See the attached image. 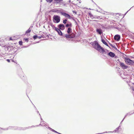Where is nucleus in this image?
Segmentation results:
<instances>
[{"instance_id":"nucleus-1","label":"nucleus","mask_w":134,"mask_h":134,"mask_svg":"<svg viewBox=\"0 0 134 134\" xmlns=\"http://www.w3.org/2000/svg\"><path fill=\"white\" fill-rule=\"evenodd\" d=\"M90 44L95 49L98 51L100 53H106L104 48L100 45L97 41H95L93 42H92L90 43Z\"/></svg>"},{"instance_id":"nucleus-2","label":"nucleus","mask_w":134,"mask_h":134,"mask_svg":"<svg viewBox=\"0 0 134 134\" xmlns=\"http://www.w3.org/2000/svg\"><path fill=\"white\" fill-rule=\"evenodd\" d=\"M67 34L65 35L64 36L68 39V38H73L75 36V34L72 32V30L70 27H68L67 30Z\"/></svg>"},{"instance_id":"nucleus-3","label":"nucleus","mask_w":134,"mask_h":134,"mask_svg":"<svg viewBox=\"0 0 134 134\" xmlns=\"http://www.w3.org/2000/svg\"><path fill=\"white\" fill-rule=\"evenodd\" d=\"M28 127H17L14 126H9L7 128V130L12 129V130H25L27 129H28Z\"/></svg>"},{"instance_id":"nucleus-4","label":"nucleus","mask_w":134,"mask_h":134,"mask_svg":"<svg viewBox=\"0 0 134 134\" xmlns=\"http://www.w3.org/2000/svg\"><path fill=\"white\" fill-rule=\"evenodd\" d=\"M60 17L58 15H55L53 17V21L55 23H59L60 21Z\"/></svg>"},{"instance_id":"nucleus-5","label":"nucleus","mask_w":134,"mask_h":134,"mask_svg":"<svg viewBox=\"0 0 134 134\" xmlns=\"http://www.w3.org/2000/svg\"><path fill=\"white\" fill-rule=\"evenodd\" d=\"M127 64L130 65H134V62L132 60L130 59L129 58L125 57L124 58Z\"/></svg>"},{"instance_id":"nucleus-6","label":"nucleus","mask_w":134,"mask_h":134,"mask_svg":"<svg viewBox=\"0 0 134 134\" xmlns=\"http://www.w3.org/2000/svg\"><path fill=\"white\" fill-rule=\"evenodd\" d=\"M60 13L61 14L64 16L65 17L68 18L69 19H72L74 20V19L73 17H71L68 14L64 12H61Z\"/></svg>"},{"instance_id":"nucleus-7","label":"nucleus","mask_w":134,"mask_h":134,"mask_svg":"<svg viewBox=\"0 0 134 134\" xmlns=\"http://www.w3.org/2000/svg\"><path fill=\"white\" fill-rule=\"evenodd\" d=\"M58 27L59 28V29L61 30H63L65 29V26L63 24H61L58 25Z\"/></svg>"},{"instance_id":"nucleus-8","label":"nucleus","mask_w":134,"mask_h":134,"mask_svg":"<svg viewBox=\"0 0 134 134\" xmlns=\"http://www.w3.org/2000/svg\"><path fill=\"white\" fill-rule=\"evenodd\" d=\"M120 66L123 69H126L128 68V66L125 65L124 63L120 62Z\"/></svg>"},{"instance_id":"nucleus-9","label":"nucleus","mask_w":134,"mask_h":134,"mask_svg":"<svg viewBox=\"0 0 134 134\" xmlns=\"http://www.w3.org/2000/svg\"><path fill=\"white\" fill-rule=\"evenodd\" d=\"M120 66L123 69H126L128 68V66L125 65L124 63L120 62Z\"/></svg>"},{"instance_id":"nucleus-10","label":"nucleus","mask_w":134,"mask_h":134,"mask_svg":"<svg viewBox=\"0 0 134 134\" xmlns=\"http://www.w3.org/2000/svg\"><path fill=\"white\" fill-rule=\"evenodd\" d=\"M111 58L115 57L116 58L117 56H115V54L111 52H110L107 54Z\"/></svg>"},{"instance_id":"nucleus-11","label":"nucleus","mask_w":134,"mask_h":134,"mask_svg":"<svg viewBox=\"0 0 134 134\" xmlns=\"http://www.w3.org/2000/svg\"><path fill=\"white\" fill-rule=\"evenodd\" d=\"M120 35L117 34L114 36V39L115 40L119 41L120 40Z\"/></svg>"},{"instance_id":"nucleus-12","label":"nucleus","mask_w":134,"mask_h":134,"mask_svg":"<svg viewBox=\"0 0 134 134\" xmlns=\"http://www.w3.org/2000/svg\"><path fill=\"white\" fill-rule=\"evenodd\" d=\"M97 32L99 35H101L103 33L102 30L100 29L97 28L96 29Z\"/></svg>"},{"instance_id":"nucleus-13","label":"nucleus","mask_w":134,"mask_h":134,"mask_svg":"<svg viewBox=\"0 0 134 134\" xmlns=\"http://www.w3.org/2000/svg\"><path fill=\"white\" fill-rule=\"evenodd\" d=\"M18 75L22 79H23V77H24V74L23 72L21 70L19 71Z\"/></svg>"},{"instance_id":"nucleus-14","label":"nucleus","mask_w":134,"mask_h":134,"mask_svg":"<svg viewBox=\"0 0 134 134\" xmlns=\"http://www.w3.org/2000/svg\"><path fill=\"white\" fill-rule=\"evenodd\" d=\"M69 23L66 24L65 25V27H72V23L69 22H68Z\"/></svg>"},{"instance_id":"nucleus-15","label":"nucleus","mask_w":134,"mask_h":134,"mask_svg":"<svg viewBox=\"0 0 134 134\" xmlns=\"http://www.w3.org/2000/svg\"><path fill=\"white\" fill-rule=\"evenodd\" d=\"M56 31L57 32L58 34L60 36H62L63 35V34L61 30L59 29L58 28L57 30Z\"/></svg>"},{"instance_id":"nucleus-16","label":"nucleus","mask_w":134,"mask_h":134,"mask_svg":"<svg viewBox=\"0 0 134 134\" xmlns=\"http://www.w3.org/2000/svg\"><path fill=\"white\" fill-rule=\"evenodd\" d=\"M39 125H41L42 126H45V125H47L46 124H45V125H44L43 124H42V122L41 123L38 125H36L35 126H32L30 127H28L29 129V128H30V127H38V126H39Z\"/></svg>"},{"instance_id":"nucleus-17","label":"nucleus","mask_w":134,"mask_h":134,"mask_svg":"<svg viewBox=\"0 0 134 134\" xmlns=\"http://www.w3.org/2000/svg\"><path fill=\"white\" fill-rule=\"evenodd\" d=\"M101 41L105 45H106L107 46H108L109 47V46H108V44L107 43V42L105 41V40L103 38H102L101 39Z\"/></svg>"},{"instance_id":"nucleus-18","label":"nucleus","mask_w":134,"mask_h":134,"mask_svg":"<svg viewBox=\"0 0 134 134\" xmlns=\"http://www.w3.org/2000/svg\"><path fill=\"white\" fill-rule=\"evenodd\" d=\"M32 27H33L32 26H31L30 27V28L28 29V30L26 31L25 33L26 34H27V33H30V32H31V29L32 28Z\"/></svg>"},{"instance_id":"nucleus-19","label":"nucleus","mask_w":134,"mask_h":134,"mask_svg":"<svg viewBox=\"0 0 134 134\" xmlns=\"http://www.w3.org/2000/svg\"><path fill=\"white\" fill-rule=\"evenodd\" d=\"M50 25L52 26V29L53 30H55L56 31L58 29V28H57L56 27H55L54 26V25L52 24H50Z\"/></svg>"},{"instance_id":"nucleus-20","label":"nucleus","mask_w":134,"mask_h":134,"mask_svg":"<svg viewBox=\"0 0 134 134\" xmlns=\"http://www.w3.org/2000/svg\"><path fill=\"white\" fill-rule=\"evenodd\" d=\"M55 2V3L56 4L60 3L61 2L63 1L62 0H54Z\"/></svg>"},{"instance_id":"nucleus-21","label":"nucleus","mask_w":134,"mask_h":134,"mask_svg":"<svg viewBox=\"0 0 134 134\" xmlns=\"http://www.w3.org/2000/svg\"><path fill=\"white\" fill-rule=\"evenodd\" d=\"M33 38L34 40H35L38 38V36L37 35H35L33 36Z\"/></svg>"},{"instance_id":"nucleus-22","label":"nucleus","mask_w":134,"mask_h":134,"mask_svg":"<svg viewBox=\"0 0 134 134\" xmlns=\"http://www.w3.org/2000/svg\"><path fill=\"white\" fill-rule=\"evenodd\" d=\"M67 21V19H66L63 20V23L64 24H66V22Z\"/></svg>"},{"instance_id":"nucleus-23","label":"nucleus","mask_w":134,"mask_h":134,"mask_svg":"<svg viewBox=\"0 0 134 134\" xmlns=\"http://www.w3.org/2000/svg\"><path fill=\"white\" fill-rule=\"evenodd\" d=\"M43 35L42 34V35H41L40 36H38V38L39 39H41L42 38H44V37H43Z\"/></svg>"},{"instance_id":"nucleus-24","label":"nucleus","mask_w":134,"mask_h":134,"mask_svg":"<svg viewBox=\"0 0 134 134\" xmlns=\"http://www.w3.org/2000/svg\"><path fill=\"white\" fill-rule=\"evenodd\" d=\"M88 14L90 18H92L93 17V16L91 12L89 13Z\"/></svg>"},{"instance_id":"nucleus-25","label":"nucleus","mask_w":134,"mask_h":134,"mask_svg":"<svg viewBox=\"0 0 134 134\" xmlns=\"http://www.w3.org/2000/svg\"><path fill=\"white\" fill-rule=\"evenodd\" d=\"M88 14L90 18H92L93 17V16L91 12L89 13Z\"/></svg>"},{"instance_id":"nucleus-26","label":"nucleus","mask_w":134,"mask_h":134,"mask_svg":"<svg viewBox=\"0 0 134 134\" xmlns=\"http://www.w3.org/2000/svg\"><path fill=\"white\" fill-rule=\"evenodd\" d=\"M23 42L22 41H20L19 42V45H22L23 44Z\"/></svg>"},{"instance_id":"nucleus-27","label":"nucleus","mask_w":134,"mask_h":134,"mask_svg":"<svg viewBox=\"0 0 134 134\" xmlns=\"http://www.w3.org/2000/svg\"><path fill=\"white\" fill-rule=\"evenodd\" d=\"M47 2H49V3H51L53 1V0H46Z\"/></svg>"},{"instance_id":"nucleus-28","label":"nucleus","mask_w":134,"mask_h":134,"mask_svg":"<svg viewBox=\"0 0 134 134\" xmlns=\"http://www.w3.org/2000/svg\"><path fill=\"white\" fill-rule=\"evenodd\" d=\"M24 40L27 42H28L29 41V39L28 38H24Z\"/></svg>"},{"instance_id":"nucleus-29","label":"nucleus","mask_w":134,"mask_h":134,"mask_svg":"<svg viewBox=\"0 0 134 134\" xmlns=\"http://www.w3.org/2000/svg\"><path fill=\"white\" fill-rule=\"evenodd\" d=\"M0 128L1 129H2V130H7V128H1V127H0Z\"/></svg>"},{"instance_id":"nucleus-30","label":"nucleus","mask_w":134,"mask_h":134,"mask_svg":"<svg viewBox=\"0 0 134 134\" xmlns=\"http://www.w3.org/2000/svg\"><path fill=\"white\" fill-rule=\"evenodd\" d=\"M109 44L112 47H114V46H113L112 44L111 43H109Z\"/></svg>"},{"instance_id":"nucleus-31","label":"nucleus","mask_w":134,"mask_h":134,"mask_svg":"<svg viewBox=\"0 0 134 134\" xmlns=\"http://www.w3.org/2000/svg\"><path fill=\"white\" fill-rule=\"evenodd\" d=\"M55 12H56L58 13H60V12H61L60 10H56V11Z\"/></svg>"},{"instance_id":"nucleus-32","label":"nucleus","mask_w":134,"mask_h":134,"mask_svg":"<svg viewBox=\"0 0 134 134\" xmlns=\"http://www.w3.org/2000/svg\"><path fill=\"white\" fill-rule=\"evenodd\" d=\"M97 19V18L96 17V16H93V17L92 18V19Z\"/></svg>"},{"instance_id":"nucleus-33","label":"nucleus","mask_w":134,"mask_h":134,"mask_svg":"<svg viewBox=\"0 0 134 134\" xmlns=\"http://www.w3.org/2000/svg\"><path fill=\"white\" fill-rule=\"evenodd\" d=\"M114 47H113V48H114V49L116 50H118V49L116 47H115V46H114Z\"/></svg>"},{"instance_id":"nucleus-34","label":"nucleus","mask_w":134,"mask_h":134,"mask_svg":"<svg viewBox=\"0 0 134 134\" xmlns=\"http://www.w3.org/2000/svg\"><path fill=\"white\" fill-rule=\"evenodd\" d=\"M134 7V6H133L131 8H130V9L129 10H128V11H127V12L125 13V14H124V15H125L127 14V13L128 12L129 10H130L133 7Z\"/></svg>"},{"instance_id":"nucleus-35","label":"nucleus","mask_w":134,"mask_h":134,"mask_svg":"<svg viewBox=\"0 0 134 134\" xmlns=\"http://www.w3.org/2000/svg\"><path fill=\"white\" fill-rule=\"evenodd\" d=\"M40 117H41V120L42 121L41 122V123L42 122H44V121H43V119L41 118V116H40Z\"/></svg>"},{"instance_id":"nucleus-36","label":"nucleus","mask_w":134,"mask_h":134,"mask_svg":"<svg viewBox=\"0 0 134 134\" xmlns=\"http://www.w3.org/2000/svg\"><path fill=\"white\" fill-rule=\"evenodd\" d=\"M36 111L37 112V113H38L39 115L40 116H41V115L39 113V111H38V110H36Z\"/></svg>"},{"instance_id":"nucleus-37","label":"nucleus","mask_w":134,"mask_h":134,"mask_svg":"<svg viewBox=\"0 0 134 134\" xmlns=\"http://www.w3.org/2000/svg\"><path fill=\"white\" fill-rule=\"evenodd\" d=\"M124 118L122 120V121L121 122L120 124V125L121 126V124L122 123V122L124 121Z\"/></svg>"},{"instance_id":"nucleus-38","label":"nucleus","mask_w":134,"mask_h":134,"mask_svg":"<svg viewBox=\"0 0 134 134\" xmlns=\"http://www.w3.org/2000/svg\"><path fill=\"white\" fill-rule=\"evenodd\" d=\"M126 114V115H125V117H124V119H125V118H126V117L128 115V114Z\"/></svg>"},{"instance_id":"nucleus-39","label":"nucleus","mask_w":134,"mask_h":134,"mask_svg":"<svg viewBox=\"0 0 134 134\" xmlns=\"http://www.w3.org/2000/svg\"><path fill=\"white\" fill-rule=\"evenodd\" d=\"M6 60L8 62H10V60L9 59H7Z\"/></svg>"},{"instance_id":"nucleus-40","label":"nucleus","mask_w":134,"mask_h":134,"mask_svg":"<svg viewBox=\"0 0 134 134\" xmlns=\"http://www.w3.org/2000/svg\"><path fill=\"white\" fill-rule=\"evenodd\" d=\"M48 128L50 130H51V131L52 130V129L51 128H50L49 127H48Z\"/></svg>"},{"instance_id":"nucleus-41","label":"nucleus","mask_w":134,"mask_h":134,"mask_svg":"<svg viewBox=\"0 0 134 134\" xmlns=\"http://www.w3.org/2000/svg\"><path fill=\"white\" fill-rule=\"evenodd\" d=\"M9 40H13V39H12V37H10L9 38Z\"/></svg>"},{"instance_id":"nucleus-42","label":"nucleus","mask_w":134,"mask_h":134,"mask_svg":"<svg viewBox=\"0 0 134 134\" xmlns=\"http://www.w3.org/2000/svg\"><path fill=\"white\" fill-rule=\"evenodd\" d=\"M33 105H34V107H35L36 110H37V108H36V107H35V105L34 104H33Z\"/></svg>"},{"instance_id":"nucleus-43","label":"nucleus","mask_w":134,"mask_h":134,"mask_svg":"<svg viewBox=\"0 0 134 134\" xmlns=\"http://www.w3.org/2000/svg\"><path fill=\"white\" fill-rule=\"evenodd\" d=\"M33 105H34V107H35L36 110H37V108H36V107H35V105L34 104H33Z\"/></svg>"},{"instance_id":"nucleus-44","label":"nucleus","mask_w":134,"mask_h":134,"mask_svg":"<svg viewBox=\"0 0 134 134\" xmlns=\"http://www.w3.org/2000/svg\"><path fill=\"white\" fill-rule=\"evenodd\" d=\"M93 3H94V4H95L96 6H98V7L100 9V8L99 7H98L97 6V4L96 3H95V2H93Z\"/></svg>"},{"instance_id":"nucleus-45","label":"nucleus","mask_w":134,"mask_h":134,"mask_svg":"<svg viewBox=\"0 0 134 134\" xmlns=\"http://www.w3.org/2000/svg\"><path fill=\"white\" fill-rule=\"evenodd\" d=\"M74 21H75V22L76 23V24L77 25V22L75 21V20L74 19Z\"/></svg>"},{"instance_id":"nucleus-46","label":"nucleus","mask_w":134,"mask_h":134,"mask_svg":"<svg viewBox=\"0 0 134 134\" xmlns=\"http://www.w3.org/2000/svg\"><path fill=\"white\" fill-rule=\"evenodd\" d=\"M67 3H65L64 4V6H65L67 5Z\"/></svg>"},{"instance_id":"nucleus-47","label":"nucleus","mask_w":134,"mask_h":134,"mask_svg":"<svg viewBox=\"0 0 134 134\" xmlns=\"http://www.w3.org/2000/svg\"><path fill=\"white\" fill-rule=\"evenodd\" d=\"M54 11V10H52V12H55V11Z\"/></svg>"},{"instance_id":"nucleus-48","label":"nucleus","mask_w":134,"mask_h":134,"mask_svg":"<svg viewBox=\"0 0 134 134\" xmlns=\"http://www.w3.org/2000/svg\"><path fill=\"white\" fill-rule=\"evenodd\" d=\"M100 18V17L99 16H98V17H97V19H99Z\"/></svg>"},{"instance_id":"nucleus-49","label":"nucleus","mask_w":134,"mask_h":134,"mask_svg":"<svg viewBox=\"0 0 134 134\" xmlns=\"http://www.w3.org/2000/svg\"><path fill=\"white\" fill-rule=\"evenodd\" d=\"M73 13H75V14H76V12H75V11H73Z\"/></svg>"},{"instance_id":"nucleus-50","label":"nucleus","mask_w":134,"mask_h":134,"mask_svg":"<svg viewBox=\"0 0 134 134\" xmlns=\"http://www.w3.org/2000/svg\"><path fill=\"white\" fill-rule=\"evenodd\" d=\"M117 61H118L120 63V62H121L120 61L119 59H117Z\"/></svg>"},{"instance_id":"nucleus-51","label":"nucleus","mask_w":134,"mask_h":134,"mask_svg":"<svg viewBox=\"0 0 134 134\" xmlns=\"http://www.w3.org/2000/svg\"><path fill=\"white\" fill-rule=\"evenodd\" d=\"M71 2V0H69V1H68V2H69V3H70Z\"/></svg>"},{"instance_id":"nucleus-52","label":"nucleus","mask_w":134,"mask_h":134,"mask_svg":"<svg viewBox=\"0 0 134 134\" xmlns=\"http://www.w3.org/2000/svg\"><path fill=\"white\" fill-rule=\"evenodd\" d=\"M91 0L92 1V2H93V3L94 2L93 1V0Z\"/></svg>"},{"instance_id":"nucleus-53","label":"nucleus","mask_w":134,"mask_h":134,"mask_svg":"<svg viewBox=\"0 0 134 134\" xmlns=\"http://www.w3.org/2000/svg\"><path fill=\"white\" fill-rule=\"evenodd\" d=\"M101 12H102V10L101 9ZM99 12H100V11Z\"/></svg>"},{"instance_id":"nucleus-54","label":"nucleus","mask_w":134,"mask_h":134,"mask_svg":"<svg viewBox=\"0 0 134 134\" xmlns=\"http://www.w3.org/2000/svg\"><path fill=\"white\" fill-rule=\"evenodd\" d=\"M68 41H70V40L68 39Z\"/></svg>"},{"instance_id":"nucleus-55","label":"nucleus","mask_w":134,"mask_h":134,"mask_svg":"<svg viewBox=\"0 0 134 134\" xmlns=\"http://www.w3.org/2000/svg\"><path fill=\"white\" fill-rule=\"evenodd\" d=\"M97 12H98V10H96Z\"/></svg>"},{"instance_id":"nucleus-56","label":"nucleus","mask_w":134,"mask_h":134,"mask_svg":"<svg viewBox=\"0 0 134 134\" xmlns=\"http://www.w3.org/2000/svg\"><path fill=\"white\" fill-rule=\"evenodd\" d=\"M39 42H37V43H39Z\"/></svg>"},{"instance_id":"nucleus-57","label":"nucleus","mask_w":134,"mask_h":134,"mask_svg":"<svg viewBox=\"0 0 134 134\" xmlns=\"http://www.w3.org/2000/svg\"><path fill=\"white\" fill-rule=\"evenodd\" d=\"M106 50H107V51H108V50H107V49H106Z\"/></svg>"},{"instance_id":"nucleus-58","label":"nucleus","mask_w":134,"mask_h":134,"mask_svg":"<svg viewBox=\"0 0 134 134\" xmlns=\"http://www.w3.org/2000/svg\"><path fill=\"white\" fill-rule=\"evenodd\" d=\"M43 124H45V123H43Z\"/></svg>"},{"instance_id":"nucleus-59","label":"nucleus","mask_w":134,"mask_h":134,"mask_svg":"<svg viewBox=\"0 0 134 134\" xmlns=\"http://www.w3.org/2000/svg\"><path fill=\"white\" fill-rule=\"evenodd\" d=\"M73 41V40H71V41Z\"/></svg>"},{"instance_id":"nucleus-60","label":"nucleus","mask_w":134,"mask_h":134,"mask_svg":"<svg viewBox=\"0 0 134 134\" xmlns=\"http://www.w3.org/2000/svg\"><path fill=\"white\" fill-rule=\"evenodd\" d=\"M133 85H134V83H133Z\"/></svg>"},{"instance_id":"nucleus-61","label":"nucleus","mask_w":134,"mask_h":134,"mask_svg":"<svg viewBox=\"0 0 134 134\" xmlns=\"http://www.w3.org/2000/svg\"><path fill=\"white\" fill-rule=\"evenodd\" d=\"M1 131L0 130V132H1Z\"/></svg>"}]
</instances>
